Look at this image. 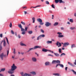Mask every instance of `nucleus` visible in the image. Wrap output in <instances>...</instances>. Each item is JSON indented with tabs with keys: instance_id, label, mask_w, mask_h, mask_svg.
<instances>
[{
	"instance_id": "obj_18",
	"label": "nucleus",
	"mask_w": 76,
	"mask_h": 76,
	"mask_svg": "<svg viewBox=\"0 0 76 76\" xmlns=\"http://www.w3.org/2000/svg\"><path fill=\"white\" fill-rule=\"evenodd\" d=\"M42 37L41 36V35H39V36L37 37V40H39V39H41L42 38Z\"/></svg>"
},
{
	"instance_id": "obj_32",
	"label": "nucleus",
	"mask_w": 76,
	"mask_h": 76,
	"mask_svg": "<svg viewBox=\"0 0 76 76\" xmlns=\"http://www.w3.org/2000/svg\"><path fill=\"white\" fill-rule=\"evenodd\" d=\"M71 70L72 71V72H73L74 74V75H76V72L75 71H74V70H73V69H72Z\"/></svg>"
},
{
	"instance_id": "obj_62",
	"label": "nucleus",
	"mask_w": 76,
	"mask_h": 76,
	"mask_svg": "<svg viewBox=\"0 0 76 76\" xmlns=\"http://www.w3.org/2000/svg\"><path fill=\"white\" fill-rule=\"evenodd\" d=\"M35 37V36H33L32 37V39H34V38Z\"/></svg>"
},
{
	"instance_id": "obj_30",
	"label": "nucleus",
	"mask_w": 76,
	"mask_h": 76,
	"mask_svg": "<svg viewBox=\"0 0 76 76\" xmlns=\"http://www.w3.org/2000/svg\"><path fill=\"white\" fill-rule=\"evenodd\" d=\"M13 53L14 54H16V49H15V48L14 49Z\"/></svg>"
},
{
	"instance_id": "obj_49",
	"label": "nucleus",
	"mask_w": 76,
	"mask_h": 76,
	"mask_svg": "<svg viewBox=\"0 0 76 76\" xmlns=\"http://www.w3.org/2000/svg\"><path fill=\"white\" fill-rule=\"evenodd\" d=\"M71 66H72V67H75V65H74V64H71Z\"/></svg>"
},
{
	"instance_id": "obj_48",
	"label": "nucleus",
	"mask_w": 76,
	"mask_h": 76,
	"mask_svg": "<svg viewBox=\"0 0 76 76\" xmlns=\"http://www.w3.org/2000/svg\"><path fill=\"white\" fill-rule=\"evenodd\" d=\"M39 24L41 25H44V23L40 22V23Z\"/></svg>"
},
{
	"instance_id": "obj_24",
	"label": "nucleus",
	"mask_w": 76,
	"mask_h": 76,
	"mask_svg": "<svg viewBox=\"0 0 76 76\" xmlns=\"http://www.w3.org/2000/svg\"><path fill=\"white\" fill-rule=\"evenodd\" d=\"M71 47L72 48H73V47H76V46L75 44H72L71 45Z\"/></svg>"
},
{
	"instance_id": "obj_57",
	"label": "nucleus",
	"mask_w": 76,
	"mask_h": 76,
	"mask_svg": "<svg viewBox=\"0 0 76 76\" xmlns=\"http://www.w3.org/2000/svg\"><path fill=\"white\" fill-rule=\"evenodd\" d=\"M18 38H20V37H21V36H20V35H19V34H18Z\"/></svg>"
},
{
	"instance_id": "obj_2",
	"label": "nucleus",
	"mask_w": 76,
	"mask_h": 76,
	"mask_svg": "<svg viewBox=\"0 0 76 76\" xmlns=\"http://www.w3.org/2000/svg\"><path fill=\"white\" fill-rule=\"evenodd\" d=\"M18 26L21 29V32H22L21 33V34H22V35H25V34L26 32H25V31H27V29H28V27H26L25 28V30L24 28H22V25H21V24H19L18 25Z\"/></svg>"
},
{
	"instance_id": "obj_5",
	"label": "nucleus",
	"mask_w": 76,
	"mask_h": 76,
	"mask_svg": "<svg viewBox=\"0 0 76 76\" xmlns=\"http://www.w3.org/2000/svg\"><path fill=\"white\" fill-rule=\"evenodd\" d=\"M0 56L1 60H3V57H6V55H4V53H2L0 55Z\"/></svg>"
},
{
	"instance_id": "obj_6",
	"label": "nucleus",
	"mask_w": 76,
	"mask_h": 76,
	"mask_svg": "<svg viewBox=\"0 0 76 76\" xmlns=\"http://www.w3.org/2000/svg\"><path fill=\"white\" fill-rule=\"evenodd\" d=\"M45 25L46 26H47V27H48V26H50L51 25V23H49V22H46Z\"/></svg>"
},
{
	"instance_id": "obj_22",
	"label": "nucleus",
	"mask_w": 76,
	"mask_h": 76,
	"mask_svg": "<svg viewBox=\"0 0 76 76\" xmlns=\"http://www.w3.org/2000/svg\"><path fill=\"white\" fill-rule=\"evenodd\" d=\"M20 45L21 46H26V45L24 44L23 43H21L20 44Z\"/></svg>"
},
{
	"instance_id": "obj_53",
	"label": "nucleus",
	"mask_w": 76,
	"mask_h": 76,
	"mask_svg": "<svg viewBox=\"0 0 76 76\" xmlns=\"http://www.w3.org/2000/svg\"><path fill=\"white\" fill-rule=\"evenodd\" d=\"M59 64H56V68L57 67V66H59Z\"/></svg>"
},
{
	"instance_id": "obj_55",
	"label": "nucleus",
	"mask_w": 76,
	"mask_h": 76,
	"mask_svg": "<svg viewBox=\"0 0 76 76\" xmlns=\"http://www.w3.org/2000/svg\"><path fill=\"white\" fill-rule=\"evenodd\" d=\"M67 67H66L65 68V70L66 71H67Z\"/></svg>"
},
{
	"instance_id": "obj_3",
	"label": "nucleus",
	"mask_w": 76,
	"mask_h": 76,
	"mask_svg": "<svg viewBox=\"0 0 76 76\" xmlns=\"http://www.w3.org/2000/svg\"><path fill=\"white\" fill-rule=\"evenodd\" d=\"M55 3H58L59 2V3H65L64 1H63L62 0H55Z\"/></svg>"
},
{
	"instance_id": "obj_13",
	"label": "nucleus",
	"mask_w": 76,
	"mask_h": 76,
	"mask_svg": "<svg viewBox=\"0 0 76 76\" xmlns=\"http://www.w3.org/2000/svg\"><path fill=\"white\" fill-rule=\"evenodd\" d=\"M42 51L43 52H47V51H48V50L44 48L42 49Z\"/></svg>"
},
{
	"instance_id": "obj_56",
	"label": "nucleus",
	"mask_w": 76,
	"mask_h": 76,
	"mask_svg": "<svg viewBox=\"0 0 76 76\" xmlns=\"http://www.w3.org/2000/svg\"><path fill=\"white\" fill-rule=\"evenodd\" d=\"M24 13L25 15H26V14H27V12L24 11Z\"/></svg>"
},
{
	"instance_id": "obj_40",
	"label": "nucleus",
	"mask_w": 76,
	"mask_h": 76,
	"mask_svg": "<svg viewBox=\"0 0 76 76\" xmlns=\"http://www.w3.org/2000/svg\"><path fill=\"white\" fill-rule=\"evenodd\" d=\"M6 38L7 41V43L9 45V41H8V39H7V37H6Z\"/></svg>"
},
{
	"instance_id": "obj_21",
	"label": "nucleus",
	"mask_w": 76,
	"mask_h": 76,
	"mask_svg": "<svg viewBox=\"0 0 76 76\" xmlns=\"http://www.w3.org/2000/svg\"><path fill=\"white\" fill-rule=\"evenodd\" d=\"M5 70H6V69L5 68L1 69L0 70L1 72H4V71H5Z\"/></svg>"
},
{
	"instance_id": "obj_36",
	"label": "nucleus",
	"mask_w": 76,
	"mask_h": 76,
	"mask_svg": "<svg viewBox=\"0 0 76 76\" xmlns=\"http://www.w3.org/2000/svg\"><path fill=\"white\" fill-rule=\"evenodd\" d=\"M21 24H22L23 25H25V22H23V21H21Z\"/></svg>"
},
{
	"instance_id": "obj_17",
	"label": "nucleus",
	"mask_w": 76,
	"mask_h": 76,
	"mask_svg": "<svg viewBox=\"0 0 76 76\" xmlns=\"http://www.w3.org/2000/svg\"><path fill=\"white\" fill-rule=\"evenodd\" d=\"M3 46L4 47H6V41H5L4 39L3 40Z\"/></svg>"
},
{
	"instance_id": "obj_51",
	"label": "nucleus",
	"mask_w": 76,
	"mask_h": 76,
	"mask_svg": "<svg viewBox=\"0 0 76 76\" xmlns=\"http://www.w3.org/2000/svg\"><path fill=\"white\" fill-rule=\"evenodd\" d=\"M48 51L49 52H50V53H53V51H51L50 50H48Z\"/></svg>"
},
{
	"instance_id": "obj_25",
	"label": "nucleus",
	"mask_w": 76,
	"mask_h": 76,
	"mask_svg": "<svg viewBox=\"0 0 76 76\" xmlns=\"http://www.w3.org/2000/svg\"><path fill=\"white\" fill-rule=\"evenodd\" d=\"M56 64V61L55 60H53L52 62V64Z\"/></svg>"
},
{
	"instance_id": "obj_33",
	"label": "nucleus",
	"mask_w": 76,
	"mask_h": 76,
	"mask_svg": "<svg viewBox=\"0 0 76 76\" xmlns=\"http://www.w3.org/2000/svg\"><path fill=\"white\" fill-rule=\"evenodd\" d=\"M64 36L63 35H58V37L59 38H62V37H63Z\"/></svg>"
},
{
	"instance_id": "obj_63",
	"label": "nucleus",
	"mask_w": 76,
	"mask_h": 76,
	"mask_svg": "<svg viewBox=\"0 0 76 76\" xmlns=\"http://www.w3.org/2000/svg\"><path fill=\"white\" fill-rule=\"evenodd\" d=\"M67 24H69V25H70V22H67Z\"/></svg>"
},
{
	"instance_id": "obj_54",
	"label": "nucleus",
	"mask_w": 76,
	"mask_h": 76,
	"mask_svg": "<svg viewBox=\"0 0 76 76\" xmlns=\"http://www.w3.org/2000/svg\"><path fill=\"white\" fill-rule=\"evenodd\" d=\"M68 64H69V65H70V66H71V64H72V63H71L70 62H68Z\"/></svg>"
},
{
	"instance_id": "obj_35",
	"label": "nucleus",
	"mask_w": 76,
	"mask_h": 76,
	"mask_svg": "<svg viewBox=\"0 0 76 76\" xmlns=\"http://www.w3.org/2000/svg\"><path fill=\"white\" fill-rule=\"evenodd\" d=\"M69 21L72 23H73V20L72 19H70L69 20Z\"/></svg>"
},
{
	"instance_id": "obj_4",
	"label": "nucleus",
	"mask_w": 76,
	"mask_h": 76,
	"mask_svg": "<svg viewBox=\"0 0 76 76\" xmlns=\"http://www.w3.org/2000/svg\"><path fill=\"white\" fill-rule=\"evenodd\" d=\"M20 74L22 76H31V75L30 74H27L26 73H25L23 74V72H21L20 73Z\"/></svg>"
},
{
	"instance_id": "obj_11",
	"label": "nucleus",
	"mask_w": 76,
	"mask_h": 76,
	"mask_svg": "<svg viewBox=\"0 0 76 76\" xmlns=\"http://www.w3.org/2000/svg\"><path fill=\"white\" fill-rule=\"evenodd\" d=\"M3 40H2L0 44V51H1V50H2V46H1V44L2 43H3Z\"/></svg>"
},
{
	"instance_id": "obj_39",
	"label": "nucleus",
	"mask_w": 76,
	"mask_h": 76,
	"mask_svg": "<svg viewBox=\"0 0 76 76\" xmlns=\"http://www.w3.org/2000/svg\"><path fill=\"white\" fill-rule=\"evenodd\" d=\"M58 51L59 53H61V48H59L58 50Z\"/></svg>"
},
{
	"instance_id": "obj_37",
	"label": "nucleus",
	"mask_w": 76,
	"mask_h": 76,
	"mask_svg": "<svg viewBox=\"0 0 76 76\" xmlns=\"http://www.w3.org/2000/svg\"><path fill=\"white\" fill-rule=\"evenodd\" d=\"M9 26L10 28H12V23H10V24Z\"/></svg>"
},
{
	"instance_id": "obj_58",
	"label": "nucleus",
	"mask_w": 76,
	"mask_h": 76,
	"mask_svg": "<svg viewBox=\"0 0 76 76\" xmlns=\"http://www.w3.org/2000/svg\"><path fill=\"white\" fill-rule=\"evenodd\" d=\"M21 61H23V60H24V58H23L22 59H20Z\"/></svg>"
},
{
	"instance_id": "obj_52",
	"label": "nucleus",
	"mask_w": 76,
	"mask_h": 76,
	"mask_svg": "<svg viewBox=\"0 0 76 76\" xmlns=\"http://www.w3.org/2000/svg\"><path fill=\"white\" fill-rule=\"evenodd\" d=\"M74 64L75 65H76V59L75 60V62H74Z\"/></svg>"
},
{
	"instance_id": "obj_7",
	"label": "nucleus",
	"mask_w": 76,
	"mask_h": 76,
	"mask_svg": "<svg viewBox=\"0 0 76 76\" xmlns=\"http://www.w3.org/2000/svg\"><path fill=\"white\" fill-rule=\"evenodd\" d=\"M69 45V43L68 42H65L64 44L63 47H66L67 45Z\"/></svg>"
},
{
	"instance_id": "obj_1",
	"label": "nucleus",
	"mask_w": 76,
	"mask_h": 76,
	"mask_svg": "<svg viewBox=\"0 0 76 76\" xmlns=\"http://www.w3.org/2000/svg\"><path fill=\"white\" fill-rule=\"evenodd\" d=\"M17 69V66H15V64H13L12 66H11V69H9L7 72L10 74H13L14 73V71Z\"/></svg>"
},
{
	"instance_id": "obj_59",
	"label": "nucleus",
	"mask_w": 76,
	"mask_h": 76,
	"mask_svg": "<svg viewBox=\"0 0 76 76\" xmlns=\"http://www.w3.org/2000/svg\"><path fill=\"white\" fill-rule=\"evenodd\" d=\"M61 30H63L64 29V28L63 27H61Z\"/></svg>"
},
{
	"instance_id": "obj_15",
	"label": "nucleus",
	"mask_w": 76,
	"mask_h": 76,
	"mask_svg": "<svg viewBox=\"0 0 76 76\" xmlns=\"http://www.w3.org/2000/svg\"><path fill=\"white\" fill-rule=\"evenodd\" d=\"M45 66H49L50 65V62H46L45 63Z\"/></svg>"
},
{
	"instance_id": "obj_20",
	"label": "nucleus",
	"mask_w": 76,
	"mask_h": 76,
	"mask_svg": "<svg viewBox=\"0 0 76 76\" xmlns=\"http://www.w3.org/2000/svg\"><path fill=\"white\" fill-rule=\"evenodd\" d=\"M46 43L48 44H51V43H52V41H47L46 42Z\"/></svg>"
},
{
	"instance_id": "obj_46",
	"label": "nucleus",
	"mask_w": 76,
	"mask_h": 76,
	"mask_svg": "<svg viewBox=\"0 0 76 76\" xmlns=\"http://www.w3.org/2000/svg\"><path fill=\"white\" fill-rule=\"evenodd\" d=\"M57 34H58L59 35H61V34H62V33H60L59 32H58L57 33Z\"/></svg>"
},
{
	"instance_id": "obj_23",
	"label": "nucleus",
	"mask_w": 76,
	"mask_h": 76,
	"mask_svg": "<svg viewBox=\"0 0 76 76\" xmlns=\"http://www.w3.org/2000/svg\"><path fill=\"white\" fill-rule=\"evenodd\" d=\"M54 54L56 56V57H58L60 56V55L59 54L57 53H54Z\"/></svg>"
},
{
	"instance_id": "obj_64",
	"label": "nucleus",
	"mask_w": 76,
	"mask_h": 76,
	"mask_svg": "<svg viewBox=\"0 0 76 76\" xmlns=\"http://www.w3.org/2000/svg\"><path fill=\"white\" fill-rule=\"evenodd\" d=\"M49 12H50V13H52V11H51L50 10L49 11Z\"/></svg>"
},
{
	"instance_id": "obj_27",
	"label": "nucleus",
	"mask_w": 76,
	"mask_h": 76,
	"mask_svg": "<svg viewBox=\"0 0 76 76\" xmlns=\"http://www.w3.org/2000/svg\"><path fill=\"white\" fill-rule=\"evenodd\" d=\"M58 25V22L55 23L54 24V26H57V25Z\"/></svg>"
},
{
	"instance_id": "obj_8",
	"label": "nucleus",
	"mask_w": 76,
	"mask_h": 76,
	"mask_svg": "<svg viewBox=\"0 0 76 76\" xmlns=\"http://www.w3.org/2000/svg\"><path fill=\"white\" fill-rule=\"evenodd\" d=\"M56 45L58 46V47L61 46V43H59L58 42H57V43H56Z\"/></svg>"
},
{
	"instance_id": "obj_45",
	"label": "nucleus",
	"mask_w": 76,
	"mask_h": 76,
	"mask_svg": "<svg viewBox=\"0 0 76 76\" xmlns=\"http://www.w3.org/2000/svg\"><path fill=\"white\" fill-rule=\"evenodd\" d=\"M41 31L42 33H44V31L42 29H41Z\"/></svg>"
},
{
	"instance_id": "obj_19",
	"label": "nucleus",
	"mask_w": 76,
	"mask_h": 76,
	"mask_svg": "<svg viewBox=\"0 0 76 76\" xmlns=\"http://www.w3.org/2000/svg\"><path fill=\"white\" fill-rule=\"evenodd\" d=\"M32 20H33V23H35V18L33 17L32 18Z\"/></svg>"
},
{
	"instance_id": "obj_61",
	"label": "nucleus",
	"mask_w": 76,
	"mask_h": 76,
	"mask_svg": "<svg viewBox=\"0 0 76 76\" xmlns=\"http://www.w3.org/2000/svg\"><path fill=\"white\" fill-rule=\"evenodd\" d=\"M40 6H41V5H37L36 6V7H40Z\"/></svg>"
},
{
	"instance_id": "obj_41",
	"label": "nucleus",
	"mask_w": 76,
	"mask_h": 76,
	"mask_svg": "<svg viewBox=\"0 0 76 76\" xmlns=\"http://www.w3.org/2000/svg\"><path fill=\"white\" fill-rule=\"evenodd\" d=\"M41 37L42 38H44V37H45V34H42L40 35Z\"/></svg>"
},
{
	"instance_id": "obj_12",
	"label": "nucleus",
	"mask_w": 76,
	"mask_h": 76,
	"mask_svg": "<svg viewBox=\"0 0 76 76\" xmlns=\"http://www.w3.org/2000/svg\"><path fill=\"white\" fill-rule=\"evenodd\" d=\"M37 21L39 22H42V20L40 18H38L37 19Z\"/></svg>"
},
{
	"instance_id": "obj_44",
	"label": "nucleus",
	"mask_w": 76,
	"mask_h": 76,
	"mask_svg": "<svg viewBox=\"0 0 76 76\" xmlns=\"http://www.w3.org/2000/svg\"><path fill=\"white\" fill-rule=\"evenodd\" d=\"M51 7L53 8L54 9H55V7H54V4H52L51 5Z\"/></svg>"
},
{
	"instance_id": "obj_60",
	"label": "nucleus",
	"mask_w": 76,
	"mask_h": 76,
	"mask_svg": "<svg viewBox=\"0 0 76 76\" xmlns=\"http://www.w3.org/2000/svg\"><path fill=\"white\" fill-rule=\"evenodd\" d=\"M26 7H23V9H26Z\"/></svg>"
},
{
	"instance_id": "obj_29",
	"label": "nucleus",
	"mask_w": 76,
	"mask_h": 76,
	"mask_svg": "<svg viewBox=\"0 0 76 76\" xmlns=\"http://www.w3.org/2000/svg\"><path fill=\"white\" fill-rule=\"evenodd\" d=\"M63 56H66V54L64 53H63L60 55V57H62Z\"/></svg>"
},
{
	"instance_id": "obj_34",
	"label": "nucleus",
	"mask_w": 76,
	"mask_h": 76,
	"mask_svg": "<svg viewBox=\"0 0 76 76\" xmlns=\"http://www.w3.org/2000/svg\"><path fill=\"white\" fill-rule=\"evenodd\" d=\"M28 34H32V31H29L28 32Z\"/></svg>"
},
{
	"instance_id": "obj_28",
	"label": "nucleus",
	"mask_w": 76,
	"mask_h": 76,
	"mask_svg": "<svg viewBox=\"0 0 76 76\" xmlns=\"http://www.w3.org/2000/svg\"><path fill=\"white\" fill-rule=\"evenodd\" d=\"M59 66L60 67H62V68H63L64 67V65H63L62 64H59Z\"/></svg>"
},
{
	"instance_id": "obj_9",
	"label": "nucleus",
	"mask_w": 76,
	"mask_h": 76,
	"mask_svg": "<svg viewBox=\"0 0 76 76\" xmlns=\"http://www.w3.org/2000/svg\"><path fill=\"white\" fill-rule=\"evenodd\" d=\"M41 48V47L39 46H36L33 48L34 50H35V49H37V48Z\"/></svg>"
},
{
	"instance_id": "obj_16",
	"label": "nucleus",
	"mask_w": 76,
	"mask_h": 76,
	"mask_svg": "<svg viewBox=\"0 0 76 76\" xmlns=\"http://www.w3.org/2000/svg\"><path fill=\"white\" fill-rule=\"evenodd\" d=\"M53 75H54V76H60V75H59V73H53Z\"/></svg>"
},
{
	"instance_id": "obj_43",
	"label": "nucleus",
	"mask_w": 76,
	"mask_h": 76,
	"mask_svg": "<svg viewBox=\"0 0 76 76\" xmlns=\"http://www.w3.org/2000/svg\"><path fill=\"white\" fill-rule=\"evenodd\" d=\"M11 34H12L13 35L14 34V31H13L12 30H11Z\"/></svg>"
},
{
	"instance_id": "obj_26",
	"label": "nucleus",
	"mask_w": 76,
	"mask_h": 76,
	"mask_svg": "<svg viewBox=\"0 0 76 76\" xmlns=\"http://www.w3.org/2000/svg\"><path fill=\"white\" fill-rule=\"evenodd\" d=\"M34 50V49L33 48H31L30 49H29V50L27 51V52H29V51H31V50Z\"/></svg>"
},
{
	"instance_id": "obj_42",
	"label": "nucleus",
	"mask_w": 76,
	"mask_h": 76,
	"mask_svg": "<svg viewBox=\"0 0 76 76\" xmlns=\"http://www.w3.org/2000/svg\"><path fill=\"white\" fill-rule=\"evenodd\" d=\"M75 27H71L70 28V29H71V30H73L74 29H75Z\"/></svg>"
},
{
	"instance_id": "obj_31",
	"label": "nucleus",
	"mask_w": 76,
	"mask_h": 76,
	"mask_svg": "<svg viewBox=\"0 0 76 76\" xmlns=\"http://www.w3.org/2000/svg\"><path fill=\"white\" fill-rule=\"evenodd\" d=\"M56 63H60V61L58 60L57 61H56Z\"/></svg>"
},
{
	"instance_id": "obj_47",
	"label": "nucleus",
	"mask_w": 76,
	"mask_h": 76,
	"mask_svg": "<svg viewBox=\"0 0 76 76\" xmlns=\"http://www.w3.org/2000/svg\"><path fill=\"white\" fill-rule=\"evenodd\" d=\"M0 37L1 38H2V37H3V34H0Z\"/></svg>"
},
{
	"instance_id": "obj_38",
	"label": "nucleus",
	"mask_w": 76,
	"mask_h": 76,
	"mask_svg": "<svg viewBox=\"0 0 76 76\" xmlns=\"http://www.w3.org/2000/svg\"><path fill=\"white\" fill-rule=\"evenodd\" d=\"M46 4H50V3H49V2L48 1H45Z\"/></svg>"
},
{
	"instance_id": "obj_10",
	"label": "nucleus",
	"mask_w": 76,
	"mask_h": 76,
	"mask_svg": "<svg viewBox=\"0 0 76 76\" xmlns=\"http://www.w3.org/2000/svg\"><path fill=\"white\" fill-rule=\"evenodd\" d=\"M32 61L34 62H36L37 61V59L35 57H33L32 58Z\"/></svg>"
},
{
	"instance_id": "obj_50",
	"label": "nucleus",
	"mask_w": 76,
	"mask_h": 76,
	"mask_svg": "<svg viewBox=\"0 0 76 76\" xmlns=\"http://www.w3.org/2000/svg\"><path fill=\"white\" fill-rule=\"evenodd\" d=\"M9 50L7 51V56H8V55L9 54Z\"/></svg>"
},
{
	"instance_id": "obj_14",
	"label": "nucleus",
	"mask_w": 76,
	"mask_h": 76,
	"mask_svg": "<svg viewBox=\"0 0 76 76\" xmlns=\"http://www.w3.org/2000/svg\"><path fill=\"white\" fill-rule=\"evenodd\" d=\"M30 73L31 74H32L33 75H36V72H34V71H32V72H30Z\"/></svg>"
}]
</instances>
